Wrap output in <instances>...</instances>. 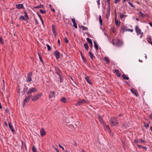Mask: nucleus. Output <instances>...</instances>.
<instances>
[{"label":"nucleus","instance_id":"obj_1","mask_svg":"<svg viewBox=\"0 0 152 152\" xmlns=\"http://www.w3.org/2000/svg\"><path fill=\"white\" fill-rule=\"evenodd\" d=\"M110 124L112 126L117 125L118 123L115 117H112L111 119Z\"/></svg>","mask_w":152,"mask_h":152},{"label":"nucleus","instance_id":"obj_2","mask_svg":"<svg viewBox=\"0 0 152 152\" xmlns=\"http://www.w3.org/2000/svg\"><path fill=\"white\" fill-rule=\"evenodd\" d=\"M42 95V93L38 94L33 96L31 100L33 101H35L38 100Z\"/></svg>","mask_w":152,"mask_h":152},{"label":"nucleus","instance_id":"obj_3","mask_svg":"<svg viewBox=\"0 0 152 152\" xmlns=\"http://www.w3.org/2000/svg\"><path fill=\"white\" fill-rule=\"evenodd\" d=\"M37 91V90L36 88L35 87L31 88H29L26 92V94L28 95L33 93L36 92Z\"/></svg>","mask_w":152,"mask_h":152},{"label":"nucleus","instance_id":"obj_4","mask_svg":"<svg viewBox=\"0 0 152 152\" xmlns=\"http://www.w3.org/2000/svg\"><path fill=\"white\" fill-rule=\"evenodd\" d=\"M32 76V73L31 72H29L27 75L26 77V81L28 82H31L32 80L31 77Z\"/></svg>","mask_w":152,"mask_h":152},{"label":"nucleus","instance_id":"obj_5","mask_svg":"<svg viewBox=\"0 0 152 152\" xmlns=\"http://www.w3.org/2000/svg\"><path fill=\"white\" fill-rule=\"evenodd\" d=\"M53 55L56 57L57 59L60 58L61 56H63L62 54H61L58 51H54Z\"/></svg>","mask_w":152,"mask_h":152},{"label":"nucleus","instance_id":"obj_6","mask_svg":"<svg viewBox=\"0 0 152 152\" xmlns=\"http://www.w3.org/2000/svg\"><path fill=\"white\" fill-rule=\"evenodd\" d=\"M87 101L84 99H80L77 102V103L76 104V105L79 106L81 105L83 103H87Z\"/></svg>","mask_w":152,"mask_h":152},{"label":"nucleus","instance_id":"obj_7","mask_svg":"<svg viewBox=\"0 0 152 152\" xmlns=\"http://www.w3.org/2000/svg\"><path fill=\"white\" fill-rule=\"evenodd\" d=\"M135 30L137 35H139L143 33V32H142L141 29L139 28L137 26H135Z\"/></svg>","mask_w":152,"mask_h":152},{"label":"nucleus","instance_id":"obj_8","mask_svg":"<svg viewBox=\"0 0 152 152\" xmlns=\"http://www.w3.org/2000/svg\"><path fill=\"white\" fill-rule=\"evenodd\" d=\"M31 97V95H29L25 98L23 101V106H25L26 103L28 102L30 100Z\"/></svg>","mask_w":152,"mask_h":152},{"label":"nucleus","instance_id":"obj_9","mask_svg":"<svg viewBox=\"0 0 152 152\" xmlns=\"http://www.w3.org/2000/svg\"><path fill=\"white\" fill-rule=\"evenodd\" d=\"M131 92L134 94L135 96H138V94L136 90L134 88L131 89Z\"/></svg>","mask_w":152,"mask_h":152},{"label":"nucleus","instance_id":"obj_10","mask_svg":"<svg viewBox=\"0 0 152 152\" xmlns=\"http://www.w3.org/2000/svg\"><path fill=\"white\" fill-rule=\"evenodd\" d=\"M97 117L98 118V119L99 121L100 122V123L102 124H104V121L102 118L101 116L99 114L97 115Z\"/></svg>","mask_w":152,"mask_h":152},{"label":"nucleus","instance_id":"obj_11","mask_svg":"<svg viewBox=\"0 0 152 152\" xmlns=\"http://www.w3.org/2000/svg\"><path fill=\"white\" fill-rule=\"evenodd\" d=\"M46 134V132L44 130V129L41 128L40 130V134L41 137H42Z\"/></svg>","mask_w":152,"mask_h":152},{"label":"nucleus","instance_id":"obj_12","mask_svg":"<svg viewBox=\"0 0 152 152\" xmlns=\"http://www.w3.org/2000/svg\"><path fill=\"white\" fill-rule=\"evenodd\" d=\"M55 93L54 91H50L49 95V99L54 97H55Z\"/></svg>","mask_w":152,"mask_h":152},{"label":"nucleus","instance_id":"obj_13","mask_svg":"<svg viewBox=\"0 0 152 152\" xmlns=\"http://www.w3.org/2000/svg\"><path fill=\"white\" fill-rule=\"evenodd\" d=\"M16 7L18 9H23L24 6L23 4H18L16 5Z\"/></svg>","mask_w":152,"mask_h":152},{"label":"nucleus","instance_id":"obj_14","mask_svg":"<svg viewBox=\"0 0 152 152\" xmlns=\"http://www.w3.org/2000/svg\"><path fill=\"white\" fill-rule=\"evenodd\" d=\"M72 21L73 23V26L75 27V28H77V25L76 23L75 22V19L72 18H71Z\"/></svg>","mask_w":152,"mask_h":152},{"label":"nucleus","instance_id":"obj_15","mask_svg":"<svg viewBox=\"0 0 152 152\" xmlns=\"http://www.w3.org/2000/svg\"><path fill=\"white\" fill-rule=\"evenodd\" d=\"M9 126L10 129H11L12 132H15V130L14 129L13 127L11 125V123H9Z\"/></svg>","mask_w":152,"mask_h":152},{"label":"nucleus","instance_id":"obj_16","mask_svg":"<svg viewBox=\"0 0 152 152\" xmlns=\"http://www.w3.org/2000/svg\"><path fill=\"white\" fill-rule=\"evenodd\" d=\"M127 28V26H121V29L124 32H125L126 31Z\"/></svg>","mask_w":152,"mask_h":152},{"label":"nucleus","instance_id":"obj_17","mask_svg":"<svg viewBox=\"0 0 152 152\" xmlns=\"http://www.w3.org/2000/svg\"><path fill=\"white\" fill-rule=\"evenodd\" d=\"M52 31H53V33L54 34L55 37H56V30H55V28L54 27V26L53 25H52Z\"/></svg>","mask_w":152,"mask_h":152},{"label":"nucleus","instance_id":"obj_18","mask_svg":"<svg viewBox=\"0 0 152 152\" xmlns=\"http://www.w3.org/2000/svg\"><path fill=\"white\" fill-rule=\"evenodd\" d=\"M19 19H22L23 20L27 21L28 19H26V17H25V16L21 15L19 18Z\"/></svg>","mask_w":152,"mask_h":152},{"label":"nucleus","instance_id":"obj_19","mask_svg":"<svg viewBox=\"0 0 152 152\" xmlns=\"http://www.w3.org/2000/svg\"><path fill=\"white\" fill-rule=\"evenodd\" d=\"M104 59L107 64H109L110 63V61L108 57H105Z\"/></svg>","mask_w":152,"mask_h":152},{"label":"nucleus","instance_id":"obj_20","mask_svg":"<svg viewBox=\"0 0 152 152\" xmlns=\"http://www.w3.org/2000/svg\"><path fill=\"white\" fill-rule=\"evenodd\" d=\"M85 80L89 84H91V83L89 80V78L88 76H86L85 77Z\"/></svg>","mask_w":152,"mask_h":152},{"label":"nucleus","instance_id":"obj_21","mask_svg":"<svg viewBox=\"0 0 152 152\" xmlns=\"http://www.w3.org/2000/svg\"><path fill=\"white\" fill-rule=\"evenodd\" d=\"M62 102L64 103H66L67 102L66 100V98L65 97H62L60 100Z\"/></svg>","mask_w":152,"mask_h":152},{"label":"nucleus","instance_id":"obj_22","mask_svg":"<svg viewBox=\"0 0 152 152\" xmlns=\"http://www.w3.org/2000/svg\"><path fill=\"white\" fill-rule=\"evenodd\" d=\"M102 124L105 129H108L109 130H110V129H109V126L108 125L105 124H104H104Z\"/></svg>","mask_w":152,"mask_h":152},{"label":"nucleus","instance_id":"obj_23","mask_svg":"<svg viewBox=\"0 0 152 152\" xmlns=\"http://www.w3.org/2000/svg\"><path fill=\"white\" fill-rule=\"evenodd\" d=\"M139 142L141 144L144 143L146 142L144 140H142V139H139Z\"/></svg>","mask_w":152,"mask_h":152},{"label":"nucleus","instance_id":"obj_24","mask_svg":"<svg viewBox=\"0 0 152 152\" xmlns=\"http://www.w3.org/2000/svg\"><path fill=\"white\" fill-rule=\"evenodd\" d=\"M84 46L85 49L87 50H88L89 47L87 43H85L84 44Z\"/></svg>","mask_w":152,"mask_h":152},{"label":"nucleus","instance_id":"obj_25","mask_svg":"<svg viewBox=\"0 0 152 152\" xmlns=\"http://www.w3.org/2000/svg\"><path fill=\"white\" fill-rule=\"evenodd\" d=\"M44 7V6L42 4H40L39 5L36 6L35 7V8L37 9H39V8H43Z\"/></svg>","mask_w":152,"mask_h":152},{"label":"nucleus","instance_id":"obj_26","mask_svg":"<svg viewBox=\"0 0 152 152\" xmlns=\"http://www.w3.org/2000/svg\"><path fill=\"white\" fill-rule=\"evenodd\" d=\"M122 77L125 79H126V80H128L129 79V77H127L126 75H122Z\"/></svg>","mask_w":152,"mask_h":152},{"label":"nucleus","instance_id":"obj_27","mask_svg":"<svg viewBox=\"0 0 152 152\" xmlns=\"http://www.w3.org/2000/svg\"><path fill=\"white\" fill-rule=\"evenodd\" d=\"M86 40H87L88 42L90 44H92V41L91 39L89 38H86Z\"/></svg>","mask_w":152,"mask_h":152},{"label":"nucleus","instance_id":"obj_28","mask_svg":"<svg viewBox=\"0 0 152 152\" xmlns=\"http://www.w3.org/2000/svg\"><path fill=\"white\" fill-rule=\"evenodd\" d=\"M88 53H89V55L91 58L92 59L94 57V56L93 54L92 53L90 52H89Z\"/></svg>","mask_w":152,"mask_h":152},{"label":"nucleus","instance_id":"obj_29","mask_svg":"<svg viewBox=\"0 0 152 152\" xmlns=\"http://www.w3.org/2000/svg\"><path fill=\"white\" fill-rule=\"evenodd\" d=\"M24 86H25V87L23 88V92L24 93H25L26 91L27 92V91H28V87L25 85Z\"/></svg>","mask_w":152,"mask_h":152},{"label":"nucleus","instance_id":"obj_30","mask_svg":"<svg viewBox=\"0 0 152 152\" xmlns=\"http://www.w3.org/2000/svg\"><path fill=\"white\" fill-rule=\"evenodd\" d=\"M94 47L96 49H98L99 48L97 45V44L96 43L95 41H94Z\"/></svg>","mask_w":152,"mask_h":152},{"label":"nucleus","instance_id":"obj_31","mask_svg":"<svg viewBox=\"0 0 152 152\" xmlns=\"http://www.w3.org/2000/svg\"><path fill=\"white\" fill-rule=\"evenodd\" d=\"M39 12L42 14H45L46 12L45 10L41 9L39 10Z\"/></svg>","mask_w":152,"mask_h":152},{"label":"nucleus","instance_id":"obj_32","mask_svg":"<svg viewBox=\"0 0 152 152\" xmlns=\"http://www.w3.org/2000/svg\"><path fill=\"white\" fill-rule=\"evenodd\" d=\"M32 150L33 152H36V149L35 147L33 146L32 148Z\"/></svg>","mask_w":152,"mask_h":152},{"label":"nucleus","instance_id":"obj_33","mask_svg":"<svg viewBox=\"0 0 152 152\" xmlns=\"http://www.w3.org/2000/svg\"><path fill=\"white\" fill-rule=\"evenodd\" d=\"M81 27L82 28V29L83 30L86 31V30H87V27H85L84 26H81Z\"/></svg>","mask_w":152,"mask_h":152},{"label":"nucleus","instance_id":"obj_34","mask_svg":"<svg viewBox=\"0 0 152 152\" xmlns=\"http://www.w3.org/2000/svg\"><path fill=\"white\" fill-rule=\"evenodd\" d=\"M24 13L25 14V17H26V19H29V17H28V16L27 15V13L26 12H24Z\"/></svg>","mask_w":152,"mask_h":152},{"label":"nucleus","instance_id":"obj_35","mask_svg":"<svg viewBox=\"0 0 152 152\" xmlns=\"http://www.w3.org/2000/svg\"><path fill=\"white\" fill-rule=\"evenodd\" d=\"M110 5H109L107 9V13H108V15H110Z\"/></svg>","mask_w":152,"mask_h":152},{"label":"nucleus","instance_id":"obj_36","mask_svg":"<svg viewBox=\"0 0 152 152\" xmlns=\"http://www.w3.org/2000/svg\"><path fill=\"white\" fill-rule=\"evenodd\" d=\"M46 46L47 47L48 50V51H50L51 50V48H50V46L49 45H48V44H47Z\"/></svg>","mask_w":152,"mask_h":152},{"label":"nucleus","instance_id":"obj_37","mask_svg":"<svg viewBox=\"0 0 152 152\" xmlns=\"http://www.w3.org/2000/svg\"><path fill=\"white\" fill-rule=\"evenodd\" d=\"M99 22H100V24L101 25H102V19H101V15H99Z\"/></svg>","mask_w":152,"mask_h":152},{"label":"nucleus","instance_id":"obj_38","mask_svg":"<svg viewBox=\"0 0 152 152\" xmlns=\"http://www.w3.org/2000/svg\"><path fill=\"white\" fill-rule=\"evenodd\" d=\"M0 42L1 44H3L4 43V41L1 37H0Z\"/></svg>","mask_w":152,"mask_h":152},{"label":"nucleus","instance_id":"obj_39","mask_svg":"<svg viewBox=\"0 0 152 152\" xmlns=\"http://www.w3.org/2000/svg\"><path fill=\"white\" fill-rule=\"evenodd\" d=\"M115 25L117 26H119L120 25L119 24H118V21L116 19H115Z\"/></svg>","mask_w":152,"mask_h":152},{"label":"nucleus","instance_id":"obj_40","mask_svg":"<svg viewBox=\"0 0 152 152\" xmlns=\"http://www.w3.org/2000/svg\"><path fill=\"white\" fill-rule=\"evenodd\" d=\"M120 18H123L124 17H125V15H124V14H122L121 13H120Z\"/></svg>","mask_w":152,"mask_h":152},{"label":"nucleus","instance_id":"obj_41","mask_svg":"<svg viewBox=\"0 0 152 152\" xmlns=\"http://www.w3.org/2000/svg\"><path fill=\"white\" fill-rule=\"evenodd\" d=\"M133 30L132 29H128V28L127 29V31H130L131 32H133Z\"/></svg>","mask_w":152,"mask_h":152},{"label":"nucleus","instance_id":"obj_42","mask_svg":"<svg viewBox=\"0 0 152 152\" xmlns=\"http://www.w3.org/2000/svg\"><path fill=\"white\" fill-rule=\"evenodd\" d=\"M134 142L135 143L137 144H138V143L139 142V139L138 140H134Z\"/></svg>","mask_w":152,"mask_h":152},{"label":"nucleus","instance_id":"obj_43","mask_svg":"<svg viewBox=\"0 0 152 152\" xmlns=\"http://www.w3.org/2000/svg\"><path fill=\"white\" fill-rule=\"evenodd\" d=\"M128 3L129 4L130 7H134V6H133V4H132V3L129 2Z\"/></svg>","mask_w":152,"mask_h":152},{"label":"nucleus","instance_id":"obj_44","mask_svg":"<svg viewBox=\"0 0 152 152\" xmlns=\"http://www.w3.org/2000/svg\"><path fill=\"white\" fill-rule=\"evenodd\" d=\"M64 41H65V42L66 43H68L69 42V41H68V40L67 39L66 37H65V39H64Z\"/></svg>","mask_w":152,"mask_h":152},{"label":"nucleus","instance_id":"obj_45","mask_svg":"<svg viewBox=\"0 0 152 152\" xmlns=\"http://www.w3.org/2000/svg\"><path fill=\"white\" fill-rule=\"evenodd\" d=\"M59 146L60 148H61L64 151H65L64 149L63 146H61L60 144L59 145Z\"/></svg>","mask_w":152,"mask_h":152},{"label":"nucleus","instance_id":"obj_46","mask_svg":"<svg viewBox=\"0 0 152 152\" xmlns=\"http://www.w3.org/2000/svg\"><path fill=\"white\" fill-rule=\"evenodd\" d=\"M39 59L42 62H43V61L42 60V57H41V56H40V55H39Z\"/></svg>","mask_w":152,"mask_h":152},{"label":"nucleus","instance_id":"obj_47","mask_svg":"<svg viewBox=\"0 0 152 152\" xmlns=\"http://www.w3.org/2000/svg\"><path fill=\"white\" fill-rule=\"evenodd\" d=\"M137 145L139 148H142V146L141 145H138V144H137Z\"/></svg>","mask_w":152,"mask_h":152},{"label":"nucleus","instance_id":"obj_48","mask_svg":"<svg viewBox=\"0 0 152 152\" xmlns=\"http://www.w3.org/2000/svg\"><path fill=\"white\" fill-rule=\"evenodd\" d=\"M149 125L148 124H145V127L146 128H147L148 127H149Z\"/></svg>","mask_w":152,"mask_h":152},{"label":"nucleus","instance_id":"obj_49","mask_svg":"<svg viewBox=\"0 0 152 152\" xmlns=\"http://www.w3.org/2000/svg\"><path fill=\"white\" fill-rule=\"evenodd\" d=\"M120 1V0H115L114 3L115 4L117 3V2H119Z\"/></svg>","mask_w":152,"mask_h":152},{"label":"nucleus","instance_id":"obj_50","mask_svg":"<svg viewBox=\"0 0 152 152\" xmlns=\"http://www.w3.org/2000/svg\"><path fill=\"white\" fill-rule=\"evenodd\" d=\"M140 35H141V36H140V38H142L143 36V32L141 33V34H140Z\"/></svg>","mask_w":152,"mask_h":152},{"label":"nucleus","instance_id":"obj_51","mask_svg":"<svg viewBox=\"0 0 152 152\" xmlns=\"http://www.w3.org/2000/svg\"><path fill=\"white\" fill-rule=\"evenodd\" d=\"M40 19L41 21L42 25L43 24V20L42 18L41 17H40Z\"/></svg>","mask_w":152,"mask_h":152},{"label":"nucleus","instance_id":"obj_52","mask_svg":"<svg viewBox=\"0 0 152 152\" xmlns=\"http://www.w3.org/2000/svg\"><path fill=\"white\" fill-rule=\"evenodd\" d=\"M97 2L98 5H99L100 4V0H98L97 1Z\"/></svg>","mask_w":152,"mask_h":152},{"label":"nucleus","instance_id":"obj_53","mask_svg":"<svg viewBox=\"0 0 152 152\" xmlns=\"http://www.w3.org/2000/svg\"><path fill=\"white\" fill-rule=\"evenodd\" d=\"M139 13L140 14H141V16H143V14L142 13V12H139Z\"/></svg>","mask_w":152,"mask_h":152},{"label":"nucleus","instance_id":"obj_54","mask_svg":"<svg viewBox=\"0 0 152 152\" xmlns=\"http://www.w3.org/2000/svg\"><path fill=\"white\" fill-rule=\"evenodd\" d=\"M54 149L56 152L57 151H58V149L56 148H55L54 147Z\"/></svg>","mask_w":152,"mask_h":152},{"label":"nucleus","instance_id":"obj_55","mask_svg":"<svg viewBox=\"0 0 152 152\" xmlns=\"http://www.w3.org/2000/svg\"><path fill=\"white\" fill-rule=\"evenodd\" d=\"M110 0H107L106 1V2L108 3L109 5L110 4Z\"/></svg>","mask_w":152,"mask_h":152},{"label":"nucleus","instance_id":"obj_56","mask_svg":"<svg viewBox=\"0 0 152 152\" xmlns=\"http://www.w3.org/2000/svg\"><path fill=\"white\" fill-rule=\"evenodd\" d=\"M110 15H108V13H107L106 15V17H108V16H109Z\"/></svg>","mask_w":152,"mask_h":152},{"label":"nucleus","instance_id":"obj_57","mask_svg":"<svg viewBox=\"0 0 152 152\" xmlns=\"http://www.w3.org/2000/svg\"><path fill=\"white\" fill-rule=\"evenodd\" d=\"M51 10L53 11V12H55V10L54 9H53L52 8L51 9Z\"/></svg>","mask_w":152,"mask_h":152},{"label":"nucleus","instance_id":"obj_58","mask_svg":"<svg viewBox=\"0 0 152 152\" xmlns=\"http://www.w3.org/2000/svg\"><path fill=\"white\" fill-rule=\"evenodd\" d=\"M149 40L150 41V42H152L151 41V39L150 38H149L148 39V40Z\"/></svg>","mask_w":152,"mask_h":152},{"label":"nucleus","instance_id":"obj_59","mask_svg":"<svg viewBox=\"0 0 152 152\" xmlns=\"http://www.w3.org/2000/svg\"><path fill=\"white\" fill-rule=\"evenodd\" d=\"M49 7H50V8L51 9L52 8V6H51V4H50L49 5Z\"/></svg>","mask_w":152,"mask_h":152},{"label":"nucleus","instance_id":"obj_60","mask_svg":"<svg viewBox=\"0 0 152 152\" xmlns=\"http://www.w3.org/2000/svg\"><path fill=\"white\" fill-rule=\"evenodd\" d=\"M127 0H123V3H125L126 1Z\"/></svg>","mask_w":152,"mask_h":152},{"label":"nucleus","instance_id":"obj_61","mask_svg":"<svg viewBox=\"0 0 152 152\" xmlns=\"http://www.w3.org/2000/svg\"><path fill=\"white\" fill-rule=\"evenodd\" d=\"M142 148H143L145 149H147V147H144V146H142Z\"/></svg>","mask_w":152,"mask_h":152},{"label":"nucleus","instance_id":"obj_62","mask_svg":"<svg viewBox=\"0 0 152 152\" xmlns=\"http://www.w3.org/2000/svg\"><path fill=\"white\" fill-rule=\"evenodd\" d=\"M4 124L7 126V124L6 122H5Z\"/></svg>","mask_w":152,"mask_h":152},{"label":"nucleus","instance_id":"obj_63","mask_svg":"<svg viewBox=\"0 0 152 152\" xmlns=\"http://www.w3.org/2000/svg\"><path fill=\"white\" fill-rule=\"evenodd\" d=\"M149 25H150V26L151 27H152V23H149Z\"/></svg>","mask_w":152,"mask_h":152},{"label":"nucleus","instance_id":"obj_64","mask_svg":"<svg viewBox=\"0 0 152 152\" xmlns=\"http://www.w3.org/2000/svg\"><path fill=\"white\" fill-rule=\"evenodd\" d=\"M64 152H70L68 150H66L64 151Z\"/></svg>","mask_w":152,"mask_h":152}]
</instances>
